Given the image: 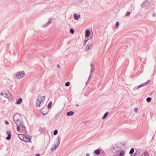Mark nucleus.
Here are the masks:
<instances>
[{"label":"nucleus","mask_w":156,"mask_h":156,"mask_svg":"<svg viewBox=\"0 0 156 156\" xmlns=\"http://www.w3.org/2000/svg\"><path fill=\"white\" fill-rule=\"evenodd\" d=\"M138 108H134V111L135 112L137 113L138 111Z\"/></svg>","instance_id":"34"},{"label":"nucleus","mask_w":156,"mask_h":156,"mask_svg":"<svg viewBox=\"0 0 156 156\" xmlns=\"http://www.w3.org/2000/svg\"><path fill=\"white\" fill-rule=\"evenodd\" d=\"M41 111L42 114L43 115H46L48 112V111L46 107H44L41 110Z\"/></svg>","instance_id":"5"},{"label":"nucleus","mask_w":156,"mask_h":156,"mask_svg":"<svg viewBox=\"0 0 156 156\" xmlns=\"http://www.w3.org/2000/svg\"><path fill=\"white\" fill-rule=\"evenodd\" d=\"M149 0H145L143 3L141 5L142 8L147 7L149 5Z\"/></svg>","instance_id":"8"},{"label":"nucleus","mask_w":156,"mask_h":156,"mask_svg":"<svg viewBox=\"0 0 156 156\" xmlns=\"http://www.w3.org/2000/svg\"><path fill=\"white\" fill-rule=\"evenodd\" d=\"M136 153H134V155L133 156H136Z\"/></svg>","instance_id":"41"},{"label":"nucleus","mask_w":156,"mask_h":156,"mask_svg":"<svg viewBox=\"0 0 156 156\" xmlns=\"http://www.w3.org/2000/svg\"><path fill=\"white\" fill-rule=\"evenodd\" d=\"M58 131L57 130H55L54 131V132H53V134L54 135H56L58 133Z\"/></svg>","instance_id":"27"},{"label":"nucleus","mask_w":156,"mask_h":156,"mask_svg":"<svg viewBox=\"0 0 156 156\" xmlns=\"http://www.w3.org/2000/svg\"><path fill=\"white\" fill-rule=\"evenodd\" d=\"M145 86H146V85L145 84V83H144L138 86L137 87H135V90H138L139 88L141 87H144Z\"/></svg>","instance_id":"13"},{"label":"nucleus","mask_w":156,"mask_h":156,"mask_svg":"<svg viewBox=\"0 0 156 156\" xmlns=\"http://www.w3.org/2000/svg\"><path fill=\"white\" fill-rule=\"evenodd\" d=\"M143 155L144 156H148L149 154L146 151H145Z\"/></svg>","instance_id":"25"},{"label":"nucleus","mask_w":156,"mask_h":156,"mask_svg":"<svg viewBox=\"0 0 156 156\" xmlns=\"http://www.w3.org/2000/svg\"><path fill=\"white\" fill-rule=\"evenodd\" d=\"M24 136L23 141L26 142H29L30 141L31 139L29 135H24Z\"/></svg>","instance_id":"7"},{"label":"nucleus","mask_w":156,"mask_h":156,"mask_svg":"<svg viewBox=\"0 0 156 156\" xmlns=\"http://www.w3.org/2000/svg\"><path fill=\"white\" fill-rule=\"evenodd\" d=\"M119 22H116V23H115V26L116 27H118L119 26Z\"/></svg>","instance_id":"35"},{"label":"nucleus","mask_w":156,"mask_h":156,"mask_svg":"<svg viewBox=\"0 0 156 156\" xmlns=\"http://www.w3.org/2000/svg\"><path fill=\"white\" fill-rule=\"evenodd\" d=\"M36 156H40V155L39 154H37L36 155Z\"/></svg>","instance_id":"40"},{"label":"nucleus","mask_w":156,"mask_h":156,"mask_svg":"<svg viewBox=\"0 0 156 156\" xmlns=\"http://www.w3.org/2000/svg\"><path fill=\"white\" fill-rule=\"evenodd\" d=\"M134 148H131V149L130 151H129V154H133L134 152Z\"/></svg>","instance_id":"26"},{"label":"nucleus","mask_w":156,"mask_h":156,"mask_svg":"<svg viewBox=\"0 0 156 156\" xmlns=\"http://www.w3.org/2000/svg\"><path fill=\"white\" fill-rule=\"evenodd\" d=\"M45 96H40L37 98V101L36 105L37 107H40L43 106L45 99Z\"/></svg>","instance_id":"2"},{"label":"nucleus","mask_w":156,"mask_h":156,"mask_svg":"<svg viewBox=\"0 0 156 156\" xmlns=\"http://www.w3.org/2000/svg\"><path fill=\"white\" fill-rule=\"evenodd\" d=\"M52 104V101H50L49 102V103L48 104V109H49L50 108L51 105Z\"/></svg>","instance_id":"23"},{"label":"nucleus","mask_w":156,"mask_h":156,"mask_svg":"<svg viewBox=\"0 0 156 156\" xmlns=\"http://www.w3.org/2000/svg\"><path fill=\"white\" fill-rule=\"evenodd\" d=\"M80 17V14L77 15L76 13H74L73 14V17L74 19L76 20H78Z\"/></svg>","instance_id":"12"},{"label":"nucleus","mask_w":156,"mask_h":156,"mask_svg":"<svg viewBox=\"0 0 156 156\" xmlns=\"http://www.w3.org/2000/svg\"><path fill=\"white\" fill-rule=\"evenodd\" d=\"M24 134H19L18 135L19 137L21 140L23 141L24 137Z\"/></svg>","instance_id":"16"},{"label":"nucleus","mask_w":156,"mask_h":156,"mask_svg":"<svg viewBox=\"0 0 156 156\" xmlns=\"http://www.w3.org/2000/svg\"><path fill=\"white\" fill-rule=\"evenodd\" d=\"M150 80H148L147 81V82H146V83H145V85H147V84H149V83H150Z\"/></svg>","instance_id":"32"},{"label":"nucleus","mask_w":156,"mask_h":156,"mask_svg":"<svg viewBox=\"0 0 156 156\" xmlns=\"http://www.w3.org/2000/svg\"><path fill=\"white\" fill-rule=\"evenodd\" d=\"M91 69L90 74H92V73L93 72L94 70V67L93 64H91L90 65Z\"/></svg>","instance_id":"14"},{"label":"nucleus","mask_w":156,"mask_h":156,"mask_svg":"<svg viewBox=\"0 0 156 156\" xmlns=\"http://www.w3.org/2000/svg\"><path fill=\"white\" fill-rule=\"evenodd\" d=\"M86 156H90V154H88V153H87L86 154Z\"/></svg>","instance_id":"39"},{"label":"nucleus","mask_w":156,"mask_h":156,"mask_svg":"<svg viewBox=\"0 0 156 156\" xmlns=\"http://www.w3.org/2000/svg\"><path fill=\"white\" fill-rule=\"evenodd\" d=\"M130 14V12H127L126 14V16H128Z\"/></svg>","instance_id":"31"},{"label":"nucleus","mask_w":156,"mask_h":156,"mask_svg":"<svg viewBox=\"0 0 156 156\" xmlns=\"http://www.w3.org/2000/svg\"><path fill=\"white\" fill-rule=\"evenodd\" d=\"M69 82H67L65 83V86L66 87H68L69 86Z\"/></svg>","instance_id":"33"},{"label":"nucleus","mask_w":156,"mask_h":156,"mask_svg":"<svg viewBox=\"0 0 156 156\" xmlns=\"http://www.w3.org/2000/svg\"><path fill=\"white\" fill-rule=\"evenodd\" d=\"M88 40H84V41H83V42H84V43L86 44V43L87 42V41H88Z\"/></svg>","instance_id":"38"},{"label":"nucleus","mask_w":156,"mask_h":156,"mask_svg":"<svg viewBox=\"0 0 156 156\" xmlns=\"http://www.w3.org/2000/svg\"><path fill=\"white\" fill-rule=\"evenodd\" d=\"M74 113V112L72 111L69 112L67 113V115L68 116H71L73 115Z\"/></svg>","instance_id":"18"},{"label":"nucleus","mask_w":156,"mask_h":156,"mask_svg":"<svg viewBox=\"0 0 156 156\" xmlns=\"http://www.w3.org/2000/svg\"><path fill=\"white\" fill-rule=\"evenodd\" d=\"M92 75H93L92 74H90V75L87 81V83H88L89 82V81H90V80L91 79L90 77L92 76Z\"/></svg>","instance_id":"22"},{"label":"nucleus","mask_w":156,"mask_h":156,"mask_svg":"<svg viewBox=\"0 0 156 156\" xmlns=\"http://www.w3.org/2000/svg\"><path fill=\"white\" fill-rule=\"evenodd\" d=\"M5 124H6V125H8L9 123V122L8 121H6V120H5Z\"/></svg>","instance_id":"37"},{"label":"nucleus","mask_w":156,"mask_h":156,"mask_svg":"<svg viewBox=\"0 0 156 156\" xmlns=\"http://www.w3.org/2000/svg\"><path fill=\"white\" fill-rule=\"evenodd\" d=\"M13 119L14 123L17 126V130H22L26 133L27 132L26 127L23 122L22 116L20 114H15L13 116Z\"/></svg>","instance_id":"1"},{"label":"nucleus","mask_w":156,"mask_h":156,"mask_svg":"<svg viewBox=\"0 0 156 156\" xmlns=\"http://www.w3.org/2000/svg\"><path fill=\"white\" fill-rule=\"evenodd\" d=\"M154 156H156V152L154 154Z\"/></svg>","instance_id":"42"},{"label":"nucleus","mask_w":156,"mask_h":156,"mask_svg":"<svg viewBox=\"0 0 156 156\" xmlns=\"http://www.w3.org/2000/svg\"><path fill=\"white\" fill-rule=\"evenodd\" d=\"M57 66H58V68H59V67H60V66H59L58 65H57Z\"/></svg>","instance_id":"43"},{"label":"nucleus","mask_w":156,"mask_h":156,"mask_svg":"<svg viewBox=\"0 0 156 156\" xmlns=\"http://www.w3.org/2000/svg\"><path fill=\"white\" fill-rule=\"evenodd\" d=\"M94 153L97 155H99L100 153L99 149H98L94 151Z\"/></svg>","instance_id":"19"},{"label":"nucleus","mask_w":156,"mask_h":156,"mask_svg":"<svg viewBox=\"0 0 156 156\" xmlns=\"http://www.w3.org/2000/svg\"><path fill=\"white\" fill-rule=\"evenodd\" d=\"M51 23V19H49L48 20V22L46 23L43 24V27H46L49 26Z\"/></svg>","instance_id":"10"},{"label":"nucleus","mask_w":156,"mask_h":156,"mask_svg":"<svg viewBox=\"0 0 156 156\" xmlns=\"http://www.w3.org/2000/svg\"><path fill=\"white\" fill-rule=\"evenodd\" d=\"M108 112H106L104 115L103 116L102 118V119H105L106 117L107 116L108 114Z\"/></svg>","instance_id":"20"},{"label":"nucleus","mask_w":156,"mask_h":156,"mask_svg":"<svg viewBox=\"0 0 156 156\" xmlns=\"http://www.w3.org/2000/svg\"><path fill=\"white\" fill-rule=\"evenodd\" d=\"M22 99L21 98H20L19 99L18 101L16 103V104L17 105H20L22 102Z\"/></svg>","instance_id":"15"},{"label":"nucleus","mask_w":156,"mask_h":156,"mask_svg":"<svg viewBox=\"0 0 156 156\" xmlns=\"http://www.w3.org/2000/svg\"><path fill=\"white\" fill-rule=\"evenodd\" d=\"M92 37H91L90 38V39H91V38H92Z\"/></svg>","instance_id":"44"},{"label":"nucleus","mask_w":156,"mask_h":156,"mask_svg":"<svg viewBox=\"0 0 156 156\" xmlns=\"http://www.w3.org/2000/svg\"><path fill=\"white\" fill-rule=\"evenodd\" d=\"M92 47V44H89L87 45L85 48V50L87 52H88Z\"/></svg>","instance_id":"9"},{"label":"nucleus","mask_w":156,"mask_h":156,"mask_svg":"<svg viewBox=\"0 0 156 156\" xmlns=\"http://www.w3.org/2000/svg\"><path fill=\"white\" fill-rule=\"evenodd\" d=\"M82 0H76V2L77 4H79L82 3Z\"/></svg>","instance_id":"30"},{"label":"nucleus","mask_w":156,"mask_h":156,"mask_svg":"<svg viewBox=\"0 0 156 156\" xmlns=\"http://www.w3.org/2000/svg\"><path fill=\"white\" fill-rule=\"evenodd\" d=\"M69 31L70 33H71L72 34H73L74 33V30L73 29H71Z\"/></svg>","instance_id":"29"},{"label":"nucleus","mask_w":156,"mask_h":156,"mask_svg":"<svg viewBox=\"0 0 156 156\" xmlns=\"http://www.w3.org/2000/svg\"><path fill=\"white\" fill-rule=\"evenodd\" d=\"M152 17H155L156 16V13L155 12H153L152 15Z\"/></svg>","instance_id":"36"},{"label":"nucleus","mask_w":156,"mask_h":156,"mask_svg":"<svg viewBox=\"0 0 156 156\" xmlns=\"http://www.w3.org/2000/svg\"><path fill=\"white\" fill-rule=\"evenodd\" d=\"M1 96H3L5 98H8L10 101L12 100V96L10 92L7 90H5L3 92L1 93L0 94Z\"/></svg>","instance_id":"3"},{"label":"nucleus","mask_w":156,"mask_h":156,"mask_svg":"<svg viewBox=\"0 0 156 156\" xmlns=\"http://www.w3.org/2000/svg\"><path fill=\"white\" fill-rule=\"evenodd\" d=\"M25 75V72L23 71L19 72H17L16 74V77L18 79H21Z\"/></svg>","instance_id":"4"},{"label":"nucleus","mask_w":156,"mask_h":156,"mask_svg":"<svg viewBox=\"0 0 156 156\" xmlns=\"http://www.w3.org/2000/svg\"><path fill=\"white\" fill-rule=\"evenodd\" d=\"M6 133L8 135V136L6 137V139L7 140H9L11 139V132L10 131H8L6 132Z\"/></svg>","instance_id":"11"},{"label":"nucleus","mask_w":156,"mask_h":156,"mask_svg":"<svg viewBox=\"0 0 156 156\" xmlns=\"http://www.w3.org/2000/svg\"><path fill=\"white\" fill-rule=\"evenodd\" d=\"M76 106H78V105H76Z\"/></svg>","instance_id":"45"},{"label":"nucleus","mask_w":156,"mask_h":156,"mask_svg":"<svg viewBox=\"0 0 156 156\" xmlns=\"http://www.w3.org/2000/svg\"><path fill=\"white\" fill-rule=\"evenodd\" d=\"M151 98H147L146 99V101L147 102H150L151 100Z\"/></svg>","instance_id":"28"},{"label":"nucleus","mask_w":156,"mask_h":156,"mask_svg":"<svg viewBox=\"0 0 156 156\" xmlns=\"http://www.w3.org/2000/svg\"><path fill=\"white\" fill-rule=\"evenodd\" d=\"M90 32L89 30H86L85 33L86 36L87 37H88L89 36V35L90 34Z\"/></svg>","instance_id":"17"},{"label":"nucleus","mask_w":156,"mask_h":156,"mask_svg":"<svg viewBox=\"0 0 156 156\" xmlns=\"http://www.w3.org/2000/svg\"><path fill=\"white\" fill-rule=\"evenodd\" d=\"M124 154V152L123 151H122L119 153V155L120 156H123Z\"/></svg>","instance_id":"24"},{"label":"nucleus","mask_w":156,"mask_h":156,"mask_svg":"<svg viewBox=\"0 0 156 156\" xmlns=\"http://www.w3.org/2000/svg\"><path fill=\"white\" fill-rule=\"evenodd\" d=\"M60 137H58V140L57 142V144L54 146V147H52L51 149V151H53L56 149L60 143Z\"/></svg>","instance_id":"6"},{"label":"nucleus","mask_w":156,"mask_h":156,"mask_svg":"<svg viewBox=\"0 0 156 156\" xmlns=\"http://www.w3.org/2000/svg\"><path fill=\"white\" fill-rule=\"evenodd\" d=\"M120 144H116L115 145V146L116 147V148L117 149H120L121 148V147L120 146Z\"/></svg>","instance_id":"21"}]
</instances>
